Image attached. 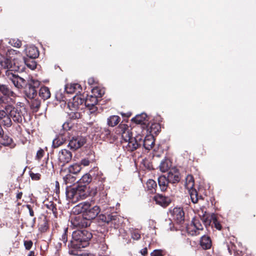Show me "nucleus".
Wrapping results in <instances>:
<instances>
[{
	"mask_svg": "<svg viewBox=\"0 0 256 256\" xmlns=\"http://www.w3.org/2000/svg\"><path fill=\"white\" fill-rule=\"evenodd\" d=\"M15 60H12V58L8 55L6 54L4 56H2L0 58V65L2 68L4 69H6V71H10L14 72L18 71L20 69L19 66L16 64L14 62Z\"/></svg>",
	"mask_w": 256,
	"mask_h": 256,
	"instance_id": "1a4fd4ad",
	"label": "nucleus"
},
{
	"mask_svg": "<svg viewBox=\"0 0 256 256\" xmlns=\"http://www.w3.org/2000/svg\"><path fill=\"white\" fill-rule=\"evenodd\" d=\"M189 192L190 198L193 203L196 204L198 202V192L194 188L189 189Z\"/></svg>",
	"mask_w": 256,
	"mask_h": 256,
	"instance_id": "58836bf2",
	"label": "nucleus"
},
{
	"mask_svg": "<svg viewBox=\"0 0 256 256\" xmlns=\"http://www.w3.org/2000/svg\"><path fill=\"white\" fill-rule=\"evenodd\" d=\"M7 112H9V115L15 122L18 124L22 122L24 116L20 108H15L11 105H7Z\"/></svg>",
	"mask_w": 256,
	"mask_h": 256,
	"instance_id": "9b49d317",
	"label": "nucleus"
},
{
	"mask_svg": "<svg viewBox=\"0 0 256 256\" xmlns=\"http://www.w3.org/2000/svg\"><path fill=\"white\" fill-rule=\"evenodd\" d=\"M234 247H235V246L233 244H227L228 250L230 254H232V253Z\"/></svg>",
	"mask_w": 256,
	"mask_h": 256,
	"instance_id": "052dcab7",
	"label": "nucleus"
},
{
	"mask_svg": "<svg viewBox=\"0 0 256 256\" xmlns=\"http://www.w3.org/2000/svg\"><path fill=\"white\" fill-rule=\"evenodd\" d=\"M38 230L41 233L46 232L49 229L48 220L46 217L40 218L38 224Z\"/></svg>",
	"mask_w": 256,
	"mask_h": 256,
	"instance_id": "c85d7f7f",
	"label": "nucleus"
},
{
	"mask_svg": "<svg viewBox=\"0 0 256 256\" xmlns=\"http://www.w3.org/2000/svg\"><path fill=\"white\" fill-rule=\"evenodd\" d=\"M170 165L167 160L162 161L160 162V168L162 172H166L170 168Z\"/></svg>",
	"mask_w": 256,
	"mask_h": 256,
	"instance_id": "37998d69",
	"label": "nucleus"
},
{
	"mask_svg": "<svg viewBox=\"0 0 256 256\" xmlns=\"http://www.w3.org/2000/svg\"><path fill=\"white\" fill-rule=\"evenodd\" d=\"M6 76L18 89H24V93L27 98H33L36 94V88H38L40 82L31 78L26 82L25 80L10 71L6 72Z\"/></svg>",
	"mask_w": 256,
	"mask_h": 256,
	"instance_id": "f257e3e1",
	"label": "nucleus"
},
{
	"mask_svg": "<svg viewBox=\"0 0 256 256\" xmlns=\"http://www.w3.org/2000/svg\"><path fill=\"white\" fill-rule=\"evenodd\" d=\"M69 118L71 120H76L80 118V114L77 112H72L68 114Z\"/></svg>",
	"mask_w": 256,
	"mask_h": 256,
	"instance_id": "09e8293b",
	"label": "nucleus"
},
{
	"mask_svg": "<svg viewBox=\"0 0 256 256\" xmlns=\"http://www.w3.org/2000/svg\"><path fill=\"white\" fill-rule=\"evenodd\" d=\"M90 173L92 174L93 179L91 185H94V186L91 188H97V192H100V198L99 200V204L102 205L108 204V200L107 198V194L104 190V182H105L106 178L101 172L98 171V168L90 171Z\"/></svg>",
	"mask_w": 256,
	"mask_h": 256,
	"instance_id": "39448f33",
	"label": "nucleus"
},
{
	"mask_svg": "<svg viewBox=\"0 0 256 256\" xmlns=\"http://www.w3.org/2000/svg\"><path fill=\"white\" fill-rule=\"evenodd\" d=\"M56 98L57 100H59L60 101L66 102L67 100L66 98H65V96H62V93L58 94H56Z\"/></svg>",
	"mask_w": 256,
	"mask_h": 256,
	"instance_id": "13d9d810",
	"label": "nucleus"
},
{
	"mask_svg": "<svg viewBox=\"0 0 256 256\" xmlns=\"http://www.w3.org/2000/svg\"><path fill=\"white\" fill-rule=\"evenodd\" d=\"M172 219L179 224L184 223L185 220V214L182 208L176 207L171 212Z\"/></svg>",
	"mask_w": 256,
	"mask_h": 256,
	"instance_id": "4468645a",
	"label": "nucleus"
},
{
	"mask_svg": "<svg viewBox=\"0 0 256 256\" xmlns=\"http://www.w3.org/2000/svg\"><path fill=\"white\" fill-rule=\"evenodd\" d=\"M140 252L142 256H146V255H147V254H148L147 248H142V250H140Z\"/></svg>",
	"mask_w": 256,
	"mask_h": 256,
	"instance_id": "0e129e2a",
	"label": "nucleus"
},
{
	"mask_svg": "<svg viewBox=\"0 0 256 256\" xmlns=\"http://www.w3.org/2000/svg\"><path fill=\"white\" fill-rule=\"evenodd\" d=\"M92 234L86 230L74 231L72 234V239L68 244L69 253L75 256H82L80 250L89 244L92 238Z\"/></svg>",
	"mask_w": 256,
	"mask_h": 256,
	"instance_id": "f03ea898",
	"label": "nucleus"
},
{
	"mask_svg": "<svg viewBox=\"0 0 256 256\" xmlns=\"http://www.w3.org/2000/svg\"><path fill=\"white\" fill-rule=\"evenodd\" d=\"M29 176L32 180H39L41 178V174L39 173H34L32 171L29 172Z\"/></svg>",
	"mask_w": 256,
	"mask_h": 256,
	"instance_id": "a18cd8bd",
	"label": "nucleus"
},
{
	"mask_svg": "<svg viewBox=\"0 0 256 256\" xmlns=\"http://www.w3.org/2000/svg\"><path fill=\"white\" fill-rule=\"evenodd\" d=\"M166 177L169 182L173 184L178 183L180 180V174L176 170H170Z\"/></svg>",
	"mask_w": 256,
	"mask_h": 256,
	"instance_id": "412c9836",
	"label": "nucleus"
},
{
	"mask_svg": "<svg viewBox=\"0 0 256 256\" xmlns=\"http://www.w3.org/2000/svg\"><path fill=\"white\" fill-rule=\"evenodd\" d=\"M86 142V140L82 136L72 137L69 142L68 146L70 150H76L82 147Z\"/></svg>",
	"mask_w": 256,
	"mask_h": 256,
	"instance_id": "dca6fc26",
	"label": "nucleus"
},
{
	"mask_svg": "<svg viewBox=\"0 0 256 256\" xmlns=\"http://www.w3.org/2000/svg\"><path fill=\"white\" fill-rule=\"evenodd\" d=\"M26 207L28 209L30 215L31 216H34V212L30 204H28V205H26Z\"/></svg>",
	"mask_w": 256,
	"mask_h": 256,
	"instance_id": "e2e57ef3",
	"label": "nucleus"
},
{
	"mask_svg": "<svg viewBox=\"0 0 256 256\" xmlns=\"http://www.w3.org/2000/svg\"><path fill=\"white\" fill-rule=\"evenodd\" d=\"M116 132L122 136V140L121 142L126 150L132 152L141 146L142 136L133 137L128 124H120L116 128Z\"/></svg>",
	"mask_w": 256,
	"mask_h": 256,
	"instance_id": "7ed1b4c3",
	"label": "nucleus"
},
{
	"mask_svg": "<svg viewBox=\"0 0 256 256\" xmlns=\"http://www.w3.org/2000/svg\"><path fill=\"white\" fill-rule=\"evenodd\" d=\"M64 142L61 137H58L53 140L52 146L54 148H58L64 144Z\"/></svg>",
	"mask_w": 256,
	"mask_h": 256,
	"instance_id": "c03bdc74",
	"label": "nucleus"
},
{
	"mask_svg": "<svg viewBox=\"0 0 256 256\" xmlns=\"http://www.w3.org/2000/svg\"><path fill=\"white\" fill-rule=\"evenodd\" d=\"M48 158H47V161L46 162V164L44 166L42 165V166L44 168H46V169L48 170V171H46V173H47L48 174L50 173L52 174V171L54 170V167L52 164V162H51V166H50L49 168H48Z\"/></svg>",
	"mask_w": 256,
	"mask_h": 256,
	"instance_id": "5fc2aeb1",
	"label": "nucleus"
},
{
	"mask_svg": "<svg viewBox=\"0 0 256 256\" xmlns=\"http://www.w3.org/2000/svg\"><path fill=\"white\" fill-rule=\"evenodd\" d=\"M2 120L4 124L7 126H10L12 125L11 117L9 114H7Z\"/></svg>",
	"mask_w": 256,
	"mask_h": 256,
	"instance_id": "de8ad7c7",
	"label": "nucleus"
},
{
	"mask_svg": "<svg viewBox=\"0 0 256 256\" xmlns=\"http://www.w3.org/2000/svg\"><path fill=\"white\" fill-rule=\"evenodd\" d=\"M154 144V139L152 136H148L145 137L144 139H142V145L146 150H150Z\"/></svg>",
	"mask_w": 256,
	"mask_h": 256,
	"instance_id": "5701e85b",
	"label": "nucleus"
},
{
	"mask_svg": "<svg viewBox=\"0 0 256 256\" xmlns=\"http://www.w3.org/2000/svg\"><path fill=\"white\" fill-rule=\"evenodd\" d=\"M120 118L118 116L113 115L109 116L107 119V124L109 126L114 127L120 122Z\"/></svg>",
	"mask_w": 256,
	"mask_h": 256,
	"instance_id": "473e14b6",
	"label": "nucleus"
},
{
	"mask_svg": "<svg viewBox=\"0 0 256 256\" xmlns=\"http://www.w3.org/2000/svg\"><path fill=\"white\" fill-rule=\"evenodd\" d=\"M84 102L85 106L91 109L98 104V99L94 96H88L85 100L79 96H75L74 97L73 102H68V106L70 107L72 104L74 109H76L78 108L79 105L82 104Z\"/></svg>",
	"mask_w": 256,
	"mask_h": 256,
	"instance_id": "0eeeda50",
	"label": "nucleus"
},
{
	"mask_svg": "<svg viewBox=\"0 0 256 256\" xmlns=\"http://www.w3.org/2000/svg\"><path fill=\"white\" fill-rule=\"evenodd\" d=\"M54 192L57 195H58L60 192V184L58 181L56 182L55 184V189L54 190Z\"/></svg>",
	"mask_w": 256,
	"mask_h": 256,
	"instance_id": "bf43d9fd",
	"label": "nucleus"
},
{
	"mask_svg": "<svg viewBox=\"0 0 256 256\" xmlns=\"http://www.w3.org/2000/svg\"><path fill=\"white\" fill-rule=\"evenodd\" d=\"M22 192H18V193L16 194V199L17 200H20L21 199L22 197Z\"/></svg>",
	"mask_w": 256,
	"mask_h": 256,
	"instance_id": "338daca9",
	"label": "nucleus"
},
{
	"mask_svg": "<svg viewBox=\"0 0 256 256\" xmlns=\"http://www.w3.org/2000/svg\"><path fill=\"white\" fill-rule=\"evenodd\" d=\"M26 54L27 56L29 58L35 59L39 56V51L37 48L32 46L28 48L26 50Z\"/></svg>",
	"mask_w": 256,
	"mask_h": 256,
	"instance_id": "cd10ccee",
	"label": "nucleus"
},
{
	"mask_svg": "<svg viewBox=\"0 0 256 256\" xmlns=\"http://www.w3.org/2000/svg\"><path fill=\"white\" fill-rule=\"evenodd\" d=\"M99 248H100L101 250L102 251V254H104L107 250L108 246L105 243H102L99 246Z\"/></svg>",
	"mask_w": 256,
	"mask_h": 256,
	"instance_id": "4d7b16f0",
	"label": "nucleus"
},
{
	"mask_svg": "<svg viewBox=\"0 0 256 256\" xmlns=\"http://www.w3.org/2000/svg\"><path fill=\"white\" fill-rule=\"evenodd\" d=\"M37 89L36 88V94L34 96L33 98H28L30 101H28L30 108L34 112H36L38 111L41 104L40 100L38 98H35V97L37 96Z\"/></svg>",
	"mask_w": 256,
	"mask_h": 256,
	"instance_id": "aec40b11",
	"label": "nucleus"
},
{
	"mask_svg": "<svg viewBox=\"0 0 256 256\" xmlns=\"http://www.w3.org/2000/svg\"><path fill=\"white\" fill-rule=\"evenodd\" d=\"M157 184L153 180L149 179L146 182V190L149 194H155L156 191Z\"/></svg>",
	"mask_w": 256,
	"mask_h": 256,
	"instance_id": "a878e982",
	"label": "nucleus"
},
{
	"mask_svg": "<svg viewBox=\"0 0 256 256\" xmlns=\"http://www.w3.org/2000/svg\"><path fill=\"white\" fill-rule=\"evenodd\" d=\"M68 228H64L61 232V235L60 237V240L62 241L66 246L68 242Z\"/></svg>",
	"mask_w": 256,
	"mask_h": 256,
	"instance_id": "4c0bfd02",
	"label": "nucleus"
},
{
	"mask_svg": "<svg viewBox=\"0 0 256 256\" xmlns=\"http://www.w3.org/2000/svg\"><path fill=\"white\" fill-rule=\"evenodd\" d=\"M88 206V202H81L74 207L72 212L74 214H76V215H79L78 214H82V216H84L85 210H86Z\"/></svg>",
	"mask_w": 256,
	"mask_h": 256,
	"instance_id": "b1692460",
	"label": "nucleus"
},
{
	"mask_svg": "<svg viewBox=\"0 0 256 256\" xmlns=\"http://www.w3.org/2000/svg\"><path fill=\"white\" fill-rule=\"evenodd\" d=\"M92 93L94 94V96H96L97 98H102L104 96V92L98 87H95L92 89Z\"/></svg>",
	"mask_w": 256,
	"mask_h": 256,
	"instance_id": "79ce46f5",
	"label": "nucleus"
},
{
	"mask_svg": "<svg viewBox=\"0 0 256 256\" xmlns=\"http://www.w3.org/2000/svg\"><path fill=\"white\" fill-rule=\"evenodd\" d=\"M24 60L26 66L34 70L36 68V63L33 58H24Z\"/></svg>",
	"mask_w": 256,
	"mask_h": 256,
	"instance_id": "c9c22d12",
	"label": "nucleus"
},
{
	"mask_svg": "<svg viewBox=\"0 0 256 256\" xmlns=\"http://www.w3.org/2000/svg\"><path fill=\"white\" fill-rule=\"evenodd\" d=\"M98 218L100 220L115 229L118 228L121 224L120 216L116 212L101 214Z\"/></svg>",
	"mask_w": 256,
	"mask_h": 256,
	"instance_id": "6e6552de",
	"label": "nucleus"
},
{
	"mask_svg": "<svg viewBox=\"0 0 256 256\" xmlns=\"http://www.w3.org/2000/svg\"><path fill=\"white\" fill-rule=\"evenodd\" d=\"M95 83V80L94 78H90L88 79V84L90 85H94Z\"/></svg>",
	"mask_w": 256,
	"mask_h": 256,
	"instance_id": "69168bd1",
	"label": "nucleus"
},
{
	"mask_svg": "<svg viewBox=\"0 0 256 256\" xmlns=\"http://www.w3.org/2000/svg\"><path fill=\"white\" fill-rule=\"evenodd\" d=\"M66 194L68 199L72 202H76L88 196H95L97 194V188L78 185L73 188H66Z\"/></svg>",
	"mask_w": 256,
	"mask_h": 256,
	"instance_id": "20e7f679",
	"label": "nucleus"
},
{
	"mask_svg": "<svg viewBox=\"0 0 256 256\" xmlns=\"http://www.w3.org/2000/svg\"><path fill=\"white\" fill-rule=\"evenodd\" d=\"M203 224L206 228L210 226L212 224V226L215 228L216 230H222V226L220 220L216 214H212L210 216H208V218H203Z\"/></svg>",
	"mask_w": 256,
	"mask_h": 256,
	"instance_id": "ddd939ff",
	"label": "nucleus"
},
{
	"mask_svg": "<svg viewBox=\"0 0 256 256\" xmlns=\"http://www.w3.org/2000/svg\"><path fill=\"white\" fill-rule=\"evenodd\" d=\"M131 237L134 240H138L141 236L140 232L138 230H134L131 232Z\"/></svg>",
	"mask_w": 256,
	"mask_h": 256,
	"instance_id": "8fccbe9b",
	"label": "nucleus"
},
{
	"mask_svg": "<svg viewBox=\"0 0 256 256\" xmlns=\"http://www.w3.org/2000/svg\"><path fill=\"white\" fill-rule=\"evenodd\" d=\"M50 92L49 88L46 86L40 88L39 90V96L44 100H46L50 97Z\"/></svg>",
	"mask_w": 256,
	"mask_h": 256,
	"instance_id": "2f4dec72",
	"label": "nucleus"
},
{
	"mask_svg": "<svg viewBox=\"0 0 256 256\" xmlns=\"http://www.w3.org/2000/svg\"><path fill=\"white\" fill-rule=\"evenodd\" d=\"M147 118L146 114L142 113L140 114L136 115L132 118V120L137 124H146L145 122L148 121Z\"/></svg>",
	"mask_w": 256,
	"mask_h": 256,
	"instance_id": "7c9ffc66",
	"label": "nucleus"
},
{
	"mask_svg": "<svg viewBox=\"0 0 256 256\" xmlns=\"http://www.w3.org/2000/svg\"><path fill=\"white\" fill-rule=\"evenodd\" d=\"M158 183L161 191L165 192L168 188L170 183L165 176H161L158 178Z\"/></svg>",
	"mask_w": 256,
	"mask_h": 256,
	"instance_id": "c756f323",
	"label": "nucleus"
},
{
	"mask_svg": "<svg viewBox=\"0 0 256 256\" xmlns=\"http://www.w3.org/2000/svg\"><path fill=\"white\" fill-rule=\"evenodd\" d=\"M100 136L104 140H107L110 143L114 142L118 139L117 136L106 128H101Z\"/></svg>",
	"mask_w": 256,
	"mask_h": 256,
	"instance_id": "f3484780",
	"label": "nucleus"
},
{
	"mask_svg": "<svg viewBox=\"0 0 256 256\" xmlns=\"http://www.w3.org/2000/svg\"><path fill=\"white\" fill-rule=\"evenodd\" d=\"M154 200L156 204L160 206L166 208L172 202V199L168 196H166L162 194H156L154 198Z\"/></svg>",
	"mask_w": 256,
	"mask_h": 256,
	"instance_id": "a211bd4d",
	"label": "nucleus"
},
{
	"mask_svg": "<svg viewBox=\"0 0 256 256\" xmlns=\"http://www.w3.org/2000/svg\"><path fill=\"white\" fill-rule=\"evenodd\" d=\"M72 154L70 152L63 149L58 152V164L59 166L63 168L66 164L70 162Z\"/></svg>",
	"mask_w": 256,
	"mask_h": 256,
	"instance_id": "f8f14e48",
	"label": "nucleus"
},
{
	"mask_svg": "<svg viewBox=\"0 0 256 256\" xmlns=\"http://www.w3.org/2000/svg\"><path fill=\"white\" fill-rule=\"evenodd\" d=\"M81 168V166L80 164H74L69 167L68 170L70 173L76 174L80 171Z\"/></svg>",
	"mask_w": 256,
	"mask_h": 256,
	"instance_id": "ea45409f",
	"label": "nucleus"
},
{
	"mask_svg": "<svg viewBox=\"0 0 256 256\" xmlns=\"http://www.w3.org/2000/svg\"><path fill=\"white\" fill-rule=\"evenodd\" d=\"M0 93L6 98L16 96V94L6 84H0Z\"/></svg>",
	"mask_w": 256,
	"mask_h": 256,
	"instance_id": "393cba45",
	"label": "nucleus"
},
{
	"mask_svg": "<svg viewBox=\"0 0 256 256\" xmlns=\"http://www.w3.org/2000/svg\"><path fill=\"white\" fill-rule=\"evenodd\" d=\"M44 150L42 148H40V150L36 152V159L40 160L44 156Z\"/></svg>",
	"mask_w": 256,
	"mask_h": 256,
	"instance_id": "603ef678",
	"label": "nucleus"
},
{
	"mask_svg": "<svg viewBox=\"0 0 256 256\" xmlns=\"http://www.w3.org/2000/svg\"><path fill=\"white\" fill-rule=\"evenodd\" d=\"M70 222L74 228H82L90 226L91 222L87 220L84 216L81 215H74L71 216Z\"/></svg>",
	"mask_w": 256,
	"mask_h": 256,
	"instance_id": "9d476101",
	"label": "nucleus"
},
{
	"mask_svg": "<svg viewBox=\"0 0 256 256\" xmlns=\"http://www.w3.org/2000/svg\"><path fill=\"white\" fill-rule=\"evenodd\" d=\"M151 256H164V251L162 250H155L151 254Z\"/></svg>",
	"mask_w": 256,
	"mask_h": 256,
	"instance_id": "864d4df0",
	"label": "nucleus"
},
{
	"mask_svg": "<svg viewBox=\"0 0 256 256\" xmlns=\"http://www.w3.org/2000/svg\"><path fill=\"white\" fill-rule=\"evenodd\" d=\"M68 124H69L68 123H66V122H65L64 124H63V128L64 130H70V127L68 126Z\"/></svg>",
	"mask_w": 256,
	"mask_h": 256,
	"instance_id": "774afa93",
	"label": "nucleus"
},
{
	"mask_svg": "<svg viewBox=\"0 0 256 256\" xmlns=\"http://www.w3.org/2000/svg\"><path fill=\"white\" fill-rule=\"evenodd\" d=\"M13 140L9 136L4 134L0 136V143L4 146H9Z\"/></svg>",
	"mask_w": 256,
	"mask_h": 256,
	"instance_id": "72a5a7b5",
	"label": "nucleus"
},
{
	"mask_svg": "<svg viewBox=\"0 0 256 256\" xmlns=\"http://www.w3.org/2000/svg\"><path fill=\"white\" fill-rule=\"evenodd\" d=\"M200 244L204 250H209L212 246V241L210 236L204 235L200 238Z\"/></svg>",
	"mask_w": 256,
	"mask_h": 256,
	"instance_id": "4be33fe9",
	"label": "nucleus"
},
{
	"mask_svg": "<svg viewBox=\"0 0 256 256\" xmlns=\"http://www.w3.org/2000/svg\"><path fill=\"white\" fill-rule=\"evenodd\" d=\"M7 106L5 107L4 110H0V120H2L7 114H9V112H7Z\"/></svg>",
	"mask_w": 256,
	"mask_h": 256,
	"instance_id": "6e6d98bb",
	"label": "nucleus"
},
{
	"mask_svg": "<svg viewBox=\"0 0 256 256\" xmlns=\"http://www.w3.org/2000/svg\"><path fill=\"white\" fill-rule=\"evenodd\" d=\"M46 207L48 209L50 210H51L53 214H54L56 218L57 217L58 215V210L56 208V205L53 202L50 201L48 202L46 204H44Z\"/></svg>",
	"mask_w": 256,
	"mask_h": 256,
	"instance_id": "f704fd0d",
	"label": "nucleus"
},
{
	"mask_svg": "<svg viewBox=\"0 0 256 256\" xmlns=\"http://www.w3.org/2000/svg\"><path fill=\"white\" fill-rule=\"evenodd\" d=\"M10 44L13 46L19 48L22 46V42L18 39L12 38L10 40Z\"/></svg>",
	"mask_w": 256,
	"mask_h": 256,
	"instance_id": "49530a36",
	"label": "nucleus"
},
{
	"mask_svg": "<svg viewBox=\"0 0 256 256\" xmlns=\"http://www.w3.org/2000/svg\"><path fill=\"white\" fill-rule=\"evenodd\" d=\"M160 126L158 123H153L151 124L150 128V133L157 134L160 130Z\"/></svg>",
	"mask_w": 256,
	"mask_h": 256,
	"instance_id": "a19ab883",
	"label": "nucleus"
},
{
	"mask_svg": "<svg viewBox=\"0 0 256 256\" xmlns=\"http://www.w3.org/2000/svg\"><path fill=\"white\" fill-rule=\"evenodd\" d=\"M82 90L81 86L78 83L68 84L65 86V92L68 94H80Z\"/></svg>",
	"mask_w": 256,
	"mask_h": 256,
	"instance_id": "6ab92c4d",
	"label": "nucleus"
},
{
	"mask_svg": "<svg viewBox=\"0 0 256 256\" xmlns=\"http://www.w3.org/2000/svg\"><path fill=\"white\" fill-rule=\"evenodd\" d=\"M194 178L192 175H188L186 178V186L189 190L194 188Z\"/></svg>",
	"mask_w": 256,
	"mask_h": 256,
	"instance_id": "e433bc0d",
	"label": "nucleus"
},
{
	"mask_svg": "<svg viewBox=\"0 0 256 256\" xmlns=\"http://www.w3.org/2000/svg\"><path fill=\"white\" fill-rule=\"evenodd\" d=\"M24 244L26 250H30L33 245V242L31 240H24Z\"/></svg>",
	"mask_w": 256,
	"mask_h": 256,
	"instance_id": "3c124183",
	"label": "nucleus"
},
{
	"mask_svg": "<svg viewBox=\"0 0 256 256\" xmlns=\"http://www.w3.org/2000/svg\"><path fill=\"white\" fill-rule=\"evenodd\" d=\"M86 209L84 216L87 220L90 222H91L92 220L94 219L100 212L99 206H92L89 202H88V208Z\"/></svg>",
	"mask_w": 256,
	"mask_h": 256,
	"instance_id": "2eb2a0df",
	"label": "nucleus"
},
{
	"mask_svg": "<svg viewBox=\"0 0 256 256\" xmlns=\"http://www.w3.org/2000/svg\"><path fill=\"white\" fill-rule=\"evenodd\" d=\"M90 162L88 158H84L82 160L80 164L84 166H88L90 164Z\"/></svg>",
	"mask_w": 256,
	"mask_h": 256,
	"instance_id": "680f3d73",
	"label": "nucleus"
},
{
	"mask_svg": "<svg viewBox=\"0 0 256 256\" xmlns=\"http://www.w3.org/2000/svg\"><path fill=\"white\" fill-rule=\"evenodd\" d=\"M204 218H208V214H204L202 216L199 215L193 218L191 224L186 226V230L189 234L196 236L200 234V232L204 230L202 222H203Z\"/></svg>",
	"mask_w": 256,
	"mask_h": 256,
	"instance_id": "423d86ee",
	"label": "nucleus"
},
{
	"mask_svg": "<svg viewBox=\"0 0 256 256\" xmlns=\"http://www.w3.org/2000/svg\"><path fill=\"white\" fill-rule=\"evenodd\" d=\"M92 175L90 173L84 174L79 180L78 185L82 186H90L88 185L90 182H92Z\"/></svg>",
	"mask_w": 256,
	"mask_h": 256,
	"instance_id": "bb28decb",
	"label": "nucleus"
}]
</instances>
